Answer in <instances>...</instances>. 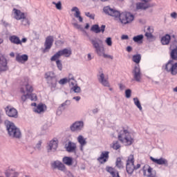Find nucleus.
Returning <instances> with one entry per match:
<instances>
[{
  "mask_svg": "<svg viewBox=\"0 0 177 177\" xmlns=\"http://www.w3.org/2000/svg\"><path fill=\"white\" fill-rule=\"evenodd\" d=\"M104 12L106 15L112 16V17H119L122 24H128L129 23H132V21H133V19H135L133 15L131 14V12L120 13L118 10L111 8L110 6L104 7Z\"/></svg>",
  "mask_w": 177,
  "mask_h": 177,
  "instance_id": "obj_1",
  "label": "nucleus"
},
{
  "mask_svg": "<svg viewBox=\"0 0 177 177\" xmlns=\"http://www.w3.org/2000/svg\"><path fill=\"white\" fill-rule=\"evenodd\" d=\"M95 53L100 57H104V59H111L113 60V56L106 54V49L103 46V40L98 37H90L88 38Z\"/></svg>",
  "mask_w": 177,
  "mask_h": 177,
  "instance_id": "obj_2",
  "label": "nucleus"
},
{
  "mask_svg": "<svg viewBox=\"0 0 177 177\" xmlns=\"http://www.w3.org/2000/svg\"><path fill=\"white\" fill-rule=\"evenodd\" d=\"M120 142L123 143L124 146H131L133 143V139L131 136V133L124 128H121L118 136Z\"/></svg>",
  "mask_w": 177,
  "mask_h": 177,
  "instance_id": "obj_3",
  "label": "nucleus"
},
{
  "mask_svg": "<svg viewBox=\"0 0 177 177\" xmlns=\"http://www.w3.org/2000/svg\"><path fill=\"white\" fill-rule=\"evenodd\" d=\"M6 128L10 138H15L16 139H20V138H21V132L20 129L15 125V123L8 122L6 123Z\"/></svg>",
  "mask_w": 177,
  "mask_h": 177,
  "instance_id": "obj_4",
  "label": "nucleus"
},
{
  "mask_svg": "<svg viewBox=\"0 0 177 177\" xmlns=\"http://www.w3.org/2000/svg\"><path fill=\"white\" fill-rule=\"evenodd\" d=\"M14 18L15 20H19L21 26H30V20L27 17V14L21 12L20 10L14 8L13 10Z\"/></svg>",
  "mask_w": 177,
  "mask_h": 177,
  "instance_id": "obj_5",
  "label": "nucleus"
},
{
  "mask_svg": "<svg viewBox=\"0 0 177 177\" xmlns=\"http://www.w3.org/2000/svg\"><path fill=\"white\" fill-rule=\"evenodd\" d=\"M45 78L51 89H55L57 85V80L56 79L55 73L53 71L46 73Z\"/></svg>",
  "mask_w": 177,
  "mask_h": 177,
  "instance_id": "obj_6",
  "label": "nucleus"
},
{
  "mask_svg": "<svg viewBox=\"0 0 177 177\" xmlns=\"http://www.w3.org/2000/svg\"><path fill=\"white\" fill-rule=\"evenodd\" d=\"M126 171L129 176H132L133 174V171H135V158L133 155H130L128 157L126 163Z\"/></svg>",
  "mask_w": 177,
  "mask_h": 177,
  "instance_id": "obj_7",
  "label": "nucleus"
},
{
  "mask_svg": "<svg viewBox=\"0 0 177 177\" xmlns=\"http://www.w3.org/2000/svg\"><path fill=\"white\" fill-rule=\"evenodd\" d=\"M164 68L171 75H176L177 74V63H174V60H169L164 66Z\"/></svg>",
  "mask_w": 177,
  "mask_h": 177,
  "instance_id": "obj_8",
  "label": "nucleus"
},
{
  "mask_svg": "<svg viewBox=\"0 0 177 177\" xmlns=\"http://www.w3.org/2000/svg\"><path fill=\"white\" fill-rule=\"evenodd\" d=\"M57 147H59V140L57 138H54L48 142L46 147L47 152L49 154H52V153H55L57 150Z\"/></svg>",
  "mask_w": 177,
  "mask_h": 177,
  "instance_id": "obj_9",
  "label": "nucleus"
},
{
  "mask_svg": "<svg viewBox=\"0 0 177 177\" xmlns=\"http://www.w3.org/2000/svg\"><path fill=\"white\" fill-rule=\"evenodd\" d=\"M143 175L146 177H157V171L149 165H145L142 168Z\"/></svg>",
  "mask_w": 177,
  "mask_h": 177,
  "instance_id": "obj_10",
  "label": "nucleus"
},
{
  "mask_svg": "<svg viewBox=\"0 0 177 177\" xmlns=\"http://www.w3.org/2000/svg\"><path fill=\"white\" fill-rule=\"evenodd\" d=\"M132 74L133 76V79L136 82H140L142 81V72L140 71V66L139 64L135 65Z\"/></svg>",
  "mask_w": 177,
  "mask_h": 177,
  "instance_id": "obj_11",
  "label": "nucleus"
},
{
  "mask_svg": "<svg viewBox=\"0 0 177 177\" xmlns=\"http://www.w3.org/2000/svg\"><path fill=\"white\" fill-rule=\"evenodd\" d=\"M9 40L11 42V44H14V45H20L21 46V45H23V44H26V42H27L26 37H24L21 40L20 37H19L17 35L10 36L9 37Z\"/></svg>",
  "mask_w": 177,
  "mask_h": 177,
  "instance_id": "obj_12",
  "label": "nucleus"
},
{
  "mask_svg": "<svg viewBox=\"0 0 177 177\" xmlns=\"http://www.w3.org/2000/svg\"><path fill=\"white\" fill-rule=\"evenodd\" d=\"M149 2H151V0H142L141 2L137 3V10H146V9H149V8H151V6L149 3Z\"/></svg>",
  "mask_w": 177,
  "mask_h": 177,
  "instance_id": "obj_13",
  "label": "nucleus"
},
{
  "mask_svg": "<svg viewBox=\"0 0 177 177\" xmlns=\"http://www.w3.org/2000/svg\"><path fill=\"white\" fill-rule=\"evenodd\" d=\"M97 79L101 85L103 86L110 87V82H109V78L104 76V73L103 72H100L97 75Z\"/></svg>",
  "mask_w": 177,
  "mask_h": 177,
  "instance_id": "obj_14",
  "label": "nucleus"
},
{
  "mask_svg": "<svg viewBox=\"0 0 177 177\" xmlns=\"http://www.w3.org/2000/svg\"><path fill=\"white\" fill-rule=\"evenodd\" d=\"M6 114L8 117H11L12 118H17L18 117V113L17 110L12 106H6L5 108Z\"/></svg>",
  "mask_w": 177,
  "mask_h": 177,
  "instance_id": "obj_15",
  "label": "nucleus"
},
{
  "mask_svg": "<svg viewBox=\"0 0 177 177\" xmlns=\"http://www.w3.org/2000/svg\"><path fill=\"white\" fill-rule=\"evenodd\" d=\"M54 37L53 36H48L46 38V41L44 42V52H49L50 48L53 45Z\"/></svg>",
  "mask_w": 177,
  "mask_h": 177,
  "instance_id": "obj_16",
  "label": "nucleus"
},
{
  "mask_svg": "<svg viewBox=\"0 0 177 177\" xmlns=\"http://www.w3.org/2000/svg\"><path fill=\"white\" fill-rule=\"evenodd\" d=\"M84 128V122L77 121L71 126L72 132H80Z\"/></svg>",
  "mask_w": 177,
  "mask_h": 177,
  "instance_id": "obj_17",
  "label": "nucleus"
},
{
  "mask_svg": "<svg viewBox=\"0 0 177 177\" xmlns=\"http://www.w3.org/2000/svg\"><path fill=\"white\" fill-rule=\"evenodd\" d=\"M65 149L68 153H77V144L71 141H68L65 145Z\"/></svg>",
  "mask_w": 177,
  "mask_h": 177,
  "instance_id": "obj_18",
  "label": "nucleus"
},
{
  "mask_svg": "<svg viewBox=\"0 0 177 177\" xmlns=\"http://www.w3.org/2000/svg\"><path fill=\"white\" fill-rule=\"evenodd\" d=\"M109 154H110V152L107 151H102L100 157L97 158V161H99L100 164H104L105 162H107V161H109Z\"/></svg>",
  "mask_w": 177,
  "mask_h": 177,
  "instance_id": "obj_19",
  "label": "nucleus"
},
{
  "mask_svg": "<svg viewBox=\"0 0 177 177\" xmlns=\"http://www.w3.org/2000/svg\"><path fill=\"white\" fill-rule=\"evenodd\" d=\"M150 160H151L155 164H158V165H164L165 167H168V160L164 158L156 159L153 158V156H151Z\"/></svg>",
  "mask_w": 177,
  "mask_h": 177,
  "instance_id": "obj_20",
  "label": "nucleus"
},
{
  "mask_svg": "<svg viewBox=\"0 0 177 177\" xmlns=\"http://www.w3.org/2000/svg\"><path fill=\"white\" fill-rule=\"evenodd\" d=\"M46 110V105L45 104L40 103L34 108L33 111L37 114H44Z\"/></svg>",
  "mask_w": 177,
  "mask_h": 177,
  "instance_id": "obj_21",
  "label": "nucleus"
},
{
  "mask_svg": "<svg viewBox=\"0 0 177 177\" xmlns=\"http://www.w3.org/2000/svg\"><path fill=\"white\" fill-rule=\"evenodd\" d=\"M52 167L54 169H58L59 171H65L66 166H64V164H63L62 162L59 160H56L52 163Z\"/></svg>",
  "mask_w": 177,
  "mask_h": 177,
  "instance_id": "obj_22",
  "label": "nucleus"
},
{
  "mask_svg": "<svg viewBox=\"0 0 177 177\" xmlns=\"http://www.w3.org/2000/svg\"><path fill=\"white\" fill-rule=\"evenodd\" d=\"M106 28L105 25H102L101 28L99 27V25L95 24L93 25L91 28V31H93V32H95V34H99V32H104V30Z\"/></svg>",
  "mask_w": 177,
  "mask_h": 177,
  "instance_id": "obj_23",
  "label": "nucleus"
},
{
  "mask_svg": "<svg viewBox=\"0 0 177 177\" xmlns=\"http://www.w3.org/2000/svg\"><path fill=\"white\" fill-rule=\"evenodd\" d=\"M8 70V60L3 56H0V71Z\"/></svg>",
  "mask_w": 177,
  "mask_h": 177,
  "instance_id": "obj_24",
  "label": "nucleus"
},
{
  "mask_svg": "<svg viewBox=\"0 0 177 177\" xmlns=\"http://www.w3.org/2000/svg\"><path fill=\"white\" fill-rule=\"evenodd\" d=\"M15 60L16 62H18V63L24 64L28 60V55L26 54L20 55V53H17Z\"/></svg>",
  "mask_w": 177,
  "mask_h": 177,
  "instance_id": "obj_25",
  "label": "nucleus"
},
{
  "mask_svg": "<svg viewBox=\"0 0 177 177\" xmlns=\"http://www.w3.org/2000/svg\"><path fill=\"white\" fill-rule=\"evenodd\" d=\"M173 45H174V48L170 52V57L172 60L177 61V41H174Z\"/></svg>",
  "mask_w": 177,
  "mask_h": 177,
  "instance_id": "obj_26",
  "label": "nucleus"
},
{
  "mask_svg": "<svg viewBox=\"0 0 177 177\" xmlns=\"http://www.w3.org/2000/svg\"><path fill=\"white\" fill-rule=\"evenodd\" d=\"M6 177H19V173L13 169H8L5 171Z\"/></svg>",
  "mask_w": 177,
  "mask_h": 177,
  "instance_id": "obj_27",
  "label": "nucleus"
},
{
  "mask_svg": "<svg viewBox=\"0 0 177 177\" xmlns=\"http://www.w3.org/2000/svg\"><path fill=\"white\" fill-rule=\"evenodd\" d=\"M106 171L111 174L112 177H120L118 171L111 167H106Z\"/></svg>",
  "mask_w": 177,
  "mask_h": 177,
  "instance_id": "obj_28",
  "label": "nucleus"
},
{
  "mask_svg": "<svg viewBox=\"0 0 177 177\" xmlns=\"http://www.w3.org/2000/svg\"><path fill=\"white\" fill-rule=\"evenodd\" d=\"M77 142L80 145V150H84V146H86V138H84L82 135L77 137Z\"/></svg>",
  "mask_w": 177,
  "mask_h": 177,
  "instance_id": "obj_29",
  "label": "nucleus"
},
{
  "mask_svg": "<svg viewBox=\"0 0 177 177\" xmlns=\"http://www.w3.org/2000/svg\"><path fill=\"white\" fill-rule=\"evenodd\" d=\"M61 56H64L65 57H70L71 56V48H64L63 50H59Z\"/></svg>",
  "mask_w": 177,
  "mask_h": 177,
  "instance_id": "obj_30",
  "label": "nucleus"
},
{
  "mask_svg": "<svg viewBox=\"0 0 177 177\" xmlns=\"http://www.w3.org/2000/svg\"><path fill=\"white\" fill-rule=\"evenodd\" d=\"M21 88H24L25 92H26V93H29V95L32 93V91H34L32 86L30 85L28 82H26Z\"/></svg>",
  "mask_w": 177,
  "mask_h": 177,
  "instance_id": "obj_31",
  "label": "nucleus"
},
{
  "mask_svg": "<svg viewBox=\"0 0 177 177\" xmlns=\"http://www.w3.org/2000/svg\"><path fill=\"white\" fill-rule=\"evenodd\" d=\"M171 41V36L166 35L161 38V44L162 45H169Z\"/></svg>",
  "mask_w": 177,
  "mask_h": 177,
  "instance_id": "obj_32",
  "label": "nucleus"
},
{
  "mask_svg": "<svg viewBox=\"0 0 177 177\" xmlns=\"http://www.w3.org/2000/svg\"><path fill=\"white\" fill-rule=\"evenodd\" d=\"M21 93H22V95L21 97L22 102H26L27 99L30 97V94L26 92V90H24V88H21Z\"/></svg>",
  "mask_w": 177,
  "mask_h": 177,
  "instance_id": "obj_33",
  "label": "nucleus"
},
{
  "mask_svg": "<svg viewBox=\"0 0 177 177\" xmlns=\"http://www.w3.org/2000/svg\"><path fill=\"white\" fill-rule=\"evenodd\" d=\"M64 164H65L66 165H68V167H70L71 165H73V158L68 156H65L63 158L62 160Z\"/></svg>",
  "mask_w": 177,
  "mask_h": 177,
  "instance_id": "obj_34",
  "label": "nucleus"
},
{
  "mask_svg": "<svg viewBox=\"0 0 177 177\" xmlns=\"http://www.w3.org/2000/svg\"><path fill=\"white\" fill-rule=\"evenodd\" d=\"M143 35H139L133 37V41H134L136 44H142L143 42Z\"/></svg>",
  "mask_w": 177,
  "mask_h": 177,
  "instance_id": "obj_35",
  "label": "nucleus"
},
{
  "mask_svg": "<svg viewBox=\"0 0 177 177\" xmlns=\"http://www.w3.org/2000/svg\"><path fill=\"white\" fill-rule=\"evenodd\" d=\"M132 60L136 64H139L140 60H142V55H140V54L134 55H133Z\"/></svg>",
  "mask_w": 177,
  "mask_h": 177,
  "instance_id": "obj_36",
  "label": "nucleus"
},
{
  "mask_svg": "<svg viewBox=\"0 0 177 177\" xmlns=\"http://www.w3.org/2000/svg\"><path fill=\"white\" fill-rule=\"evenodd\" d=\"M111 147H112L113 150H119V149H121V145L118 141H113L112 145H111Z\"/></svg>",
  "mask_w": 177,
  "mask_h": 177,
  "instance_id": "obj_37",
  "label": "nucleus"
},
{
  "mask_svg": "<svg viewBox=\"0 0 177 177\" xmlns=\"http://www.w3.org/2000/svg\"><path fill=\"white\" fill-rule=\"evenodd\" d=\"M133 100L135 106L139 109L140 111H142L143 109L142 108V104H140V101H139V99L138 97H134Z\"/></svg>",
  "mask_w": 177,
  "mask_h": 177,
  "instance_id": "obj_38",
  "label": "nucleus"
},
{
  "mask_svg": "<svg viewBox=\"0 0 177 177\" xmlns=\"http://www.w3.org/2000/svg\"><path fill=\"white\" fill-rule=\"evenodd\" d=\"M72 24L73 25V27H75V28H77V30H80L81 31H82L84 30L82 26L81 25L78 24V22L75 21V18H73L72 19Z\"/></svg>",
  "mask_w": 177,
  "mask_h": 177,
  "instance_id": "obj_39",
  "label": "nucleus"
},
{
  "mask_svg": "<svg viewBox=\"0 0 177 177\" xmlns=\"http://www.w3.org/2000/svg\"><path fill=\"white\" fill-rule=\"evenodd\" d=\"M61 57H62V55L60 54V52L58 51L53 57H51L50 61L51 62H57V60H59V59H60Z\"/></svg>",
  "mask_w": 177,
  "mask_h": 177,
  "instance_id": "obj_40",
  "label": "nucleus"
},
{
  "mask_svg": "<svg viewBox=\"0 0 177 177\" xmlns=\"http://www.w3.org/2000/svg\"><path fill=\"white\" fill-rule=\"evenodd\" d=\"M115 165L117 168H118L119 169H122V168H124V165H122V161L121 160V158H118L116 159Z\"/></svg>",
  "mask_w": 177,
  "mask_h": 177,
  "instance_id": "obj_41",
  "label": "nucleus"
},
{
  "mask_svg": "<svg viewBox=\"0 0 177 177\" xmlns=\"http://www.w3.org/2000/svg\"><path fill=\"white\" fill-rule=\"evenodd\" d=\"M71 12H73V15L74 17H75V16H78V15H81V11H80V8H78L77 7H73L71 9Z\"/></svg>",
  "mask_w": 177,
  "mask_h": 177,
  "instance_id": "obj_42",
  "label": "nucleus"
},
{
  "mask_svg": "<svg viewBox=\"0 0 177 177\" xmlns=\"http://www.w3.org/2000/svg\"><path fill=\"white\" fill-rule=\"evenodd\" d=\"M71 91L75 92V93H81V87L78 86V84H76V86L71 87Z\"/></svg>",
  "mask_w": 177,
  "mask_h": 177,
  "instance_id": "obj_43",
  "label": "nucleus"
},
{
  "mask_svg": "<svg viewBox=\"0 0 177 177\" xmlns=\"http://www.w3.org/2000/svg\"><path fill=\"white\" fill-rule=\"evenodd\" d=\"M53 5L55 6L56 9L58 10H62V1H53Z\"/></svg>",
  "mask_w": 177,
  "mask_h": 177,
  "instance_id": "obj_44",
  "label": "nucleus"
},
{
  "mask_svg": "<svg viewBox=\"0 0 177 177\" xmlns=\"http://www.w3.org/2000/svg\"><path fill=\"white\" fill-rule=\"evenodd\" d=\"M56 65L59 71H62V70H63V64H62V61L60 59H57L56 61Z\"/></svg>",
  "mask_w": 177,
  "mask_h": 177,
  "instance_id": "obj_45",
  "label": "nucleus"
},
{
  "mask_svg": "<svg viewBox=\"0 0 177 177\" xmlns=\"http://www.w3.org/2000/svg\"><path fill=\"white\" fill-rule=\"evenodd\" d=\"M105 44H106L107 46H113V40L111 37H107L105 39Z\"/></svg>",
  "mask_w": 177,
  "mask_h": 177,
  "instance_id": "obj_46",
  "label": "nucleus"
},
{
  "mask_svg": "<svg viewBox=\"0 0 177 177\" xmlns=\"http://www.w3.org/2000/svg\"><path fill=\"white\" fill-rule=\"evenodd\" d=\"M67 82H68V80H67V77H65V78L61 79L58 82V84H59V85H66Z\"/></svg>",
  "mask_w": 177,
  "mask_h": 177,
  "instance_id": "obj_47",
  "label": "nucleus"
},
{
  "mask_svg": "<svg viewBox=\"0 0 177 177\" xmlns=\"http://www.w3.org/2000/svg\"><path fill=\"white\" fill-rule=\"evenodd\" d=\"M85 16L86 17H89V19H91L92 20H95V14H91L89 12H84Z\"/></svg>",
  "mask_w": 177,
  "mask_h": 177,
  "instance_id": "obj_48",
  "label": "nucleus"
},
{
  "mask_svg": "<svg viewBox=\"0 0 177 177\" xmlns=\"http://www.w3.org/2000/svg\"><path fill=\"white\" fill-rule=\"evenodd\" d=\"M132 95V91L131 89H127L125 91V97L127 99H129Z\"/></svg>",
  "mask_w": 177,
  "mask_h": 177,
  "instance_id": "obj_49",
  "label": "nucleus"
},
{
  "mask_svg": "<svg viewBox=\"0 0 177 177\" xmlns=\"http://www.w3.org/2000/svg\"><path fill=\"white\" fill-rule=\"evenodd\" d=\"M68 82L70 86H71V88L77 85L75 79H73V80H69V82Z\"/></svg>",
  "mask_w": 177,
  "mask_h": 177,
  "instance_id": "obj_50",
  "label": "nucleus"
},
{
  "mask_svg": "<svg viewBox=\"0 0 177 177\" xmlns=\"http://www.w3.org/2000/svg\"><path fill=\"white\" fill-rule=\"evenodd\" d=\"M71 104V101L66 100L64 103H62L59 106L60 107H66L67 106H70Z\"/></svg>",
  "mask_w": 177,
  "mask_h": 177,
  "instance_id": "obj_51",
  "label": "nucleus"
},
{
  "mask_svg": "<svg viewBox=\"0 0 177 177\" xmlns=\"http://www.w3.org/2000/svg\"><path fill=\"white\" fill-rule=\"evenodd\" d=\"M63 172H64V174L68 177H74V175L73 174V173H71L70 171H68L66 168H65V171H63Z\"/></svg>",
  "mask_w": 177,
  "mask_h": 177,
  "instance_id": "obj_52",
  "label": "nucleus"
},
{
  "mask_svg": "<svg viewBox=\"0 0 177 177\" xmlns=\"http://www.w3.org/2000/svg\"><path fill=\"white\" fill-rule=\"evenodd\" d=\"M75 17V19H77L79 23H82V21H84V18L81 17V14L76 15Z\"/></svg>",
  "mask_w": 177,
  "mask_h": 177,
  "instance_id": "obj_53",
  "label": "nucleus"
},
{
  "mask_svg": "<svg viewBox=\"0 0 177 177\" xmlns=\"http://www.w3.org/2000/svg\"><path fill=\"white\" fill-rule=\"evenodd\" d=\"M118 86H119V89L120 91H125V89H127V86L124 84H123L122 83H120L118 84Z\"/></svg>",
  "mask_w": 177,
  "mask_h": 177,
  "instance_id": "obj_54",
  "label": "nucleus"
},
{
  "mask_svg": "<svg viewBox=\"0 0 177 177\" xmlns=\"http://www.w3.org/2000/svg\"><path fill=\"white\" fill-rule=\"evenodd\" d=\"M29 99H30V100L32 101H35L37 100V95L35 94H29Z\"/></svg>",
  "mask_w": 177,
  "mask_h": 177,
  "instance_id": "obj_55",
  "label": "nucleus"
},
{
  "mask_svg": "<svg viewBox=\"0 0 177 177\" xmlns=\"http://www.w3.org/2000/svg\"><path fill=\"white\" fill-rule=\"evenodd\" d=\"M63 113V110H62V106H59L57 110V115H62V114Z\"/></svg>",
  "mask_w": 177,
  "mask_h": 177,
  "instance_id": "obj_56",
  "label": "nucleus"
},
{
  "mask_svg": "<svg viewBox=\"0 0 177 177\" xmlns=\"http://www.w3.org/2000/svg\"><path fill=\"white\" fill-rule=\"evenodd\" d=\"M145 37H147V38L148 39H151V38H153V33H150L149 32H145Z\"/></svg>",
  "mask_w": 177,
  "mask_h": 177,
  "instance_id": "obj_57",
  "label": "nucleus"
},
{
  "mask_svg": "<svg viewBox=\"0 0 177 177\" xmlns=\"http://www.w3.org/2000/svg\"><path fill=\"white\" fill-rule=\"evenodd\" d=\"M92 59H93V55H92V54H91V53H88L87 57H86V62H91V60H92Z\"/></svg>",
  "mask_w": 177,
  "mask_h": 177,
  "instance_id": "obj_58",
  "label": "nucleus"
},
{
  "mask_svg": "<svg viewBox=\"0 0 177 177\" xmlns=\"http://www.w3.org/2000/svg\"><path fill=\"white\" fill-rule=\"evenodd\" d=\"M41 145H42V142L39 141L38 143L35 146V149H37V150H41Z\"/></svg>",
  "mask_w": 177,
  "mask_h": 177,
  "instance_id": "obj_59",
  "label": "nucleus"
},
{
  "mask_svg": "<svg viewBox=\"0 0 177 177\" xmlns=\"http://www.w3.org/2000/svg\"><path fill=\"white\" fill-rule=\"evenodd\" d=\"M147 32H150L151 34H153L154 32V28H153V27L148 26Z\"/></svg>",
  "mask_w": 177,
  "mask_h": 177,
  "instance_id": "obj_60",
  "label": "nucleus"
},
{
  "mask_svg": "<svg viewBox=\"0 0 177 177\" xmlns=\"http://www.w3.org/2000/svg\"><path fill=\"white\" fill-rule=\"evenodd\" d=\"M170 17L171 19H177V13L176 12H173L170 14Z\"/></svg>",
  "mask_w": 177,
  "mask_h": 177,
  "instance_id": "obj_61",
  "label": "nucleus"
},
{
  "mask_svg": "<svg viewBox=\"0 0 177 177\" xmlns=\"http://www.w3.org/2000/svg\"><path fill=\"white\" fill-rule=\"evenodd\" d=\"M66 78H67L68 82L75 80L73 74H69L68 77Z\"/></svg>",
  "mask_w": 177,
  "mask_h": 177,
  "instance_id": "obj_62",
  "label": "nucleus"
},
{
  "mask_svg": "<svg viewBox=\"0 0 177 177\" xmlns=\"http://www.w3.org/2000/svg\"><path fill=\"white\" fill-rule=\"evenodd\" d=\"M3 117V111L0 109V124L2 122V118Z\"/></svg>",
  "mask_w": 177,
  "mask_h": 177,
  "instance_id": "obj_63",
  "label": "nucleus"
},
{
  "mask_svg": "<svg viewBox=\"0 0 177 177\" xmlns=\"http://www.w3.org/2000/svg\"><path fill=\"white\" fill-rule=\"evenodd\" d=\"M64 44V41L62 40H57L55 41V45H63Z\"/></svg>",
  "mask_w": 177,
  "mask_h": 177,
  "instance_id": "obj_64",
  "label": "nucleus"
}]
</instances>
